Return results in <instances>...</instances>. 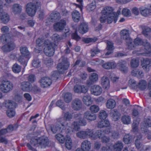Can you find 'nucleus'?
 <instances>
[{
	"label": "nucleus",
	"mask_w": 151,
	"mask_h": 151,
	"mask_svg": "<svg viewBox=\"0 0 151 151\" xmlns=\"http://www.w3.org/2000/svg\"><path fill=\"white\" fill-rule=\"evenodd\" d=\"M82 114L77 113L74 114L73 117L78 121H74L71 125L69 123H67L65 129L67 133L71 134L72 132L78 131L80 129V126H84L87 124L86 120L83 118Z\"/></svg>",
	"instance_id": "f257e3e1"
},
{
	"label": "nucleus",
	"mask_w": 151,
	"mask_h": 151,
	"mask_svg": "<svg viewBox=\"0 0 151 151\" xmlns=\"http://www.w3.org/2000/svg\"><path fill=\"white\" fill-rule=\"evenodd\" d=\"M113 9L111 7L107 6L104 8L102 10V16L100 18L101 23H104L106 21L107 23L110 24L114 21V23L117 21V17L116 13L113 12Z\"/></svg>",
	"instance_id": "f03ea898"
},
{
	"label": "nucleus",
	"mask_w": 151,
	"mask_h": 151,
	"mask_svg": "<svg viewBox=\"0 0 151 151\" xmlns=\"http://www.w3.org/2000/svg\"><path fill=\"white\" fill-rule=\"evenodd\" d=\"M30 144H27V146L29 149L33 151H37L34 147L39 148H45L49 144L48 139L46 137H42L38 138H32L30 141Z\"/></svg>",
	"instance_id": "7ed1b4c3"
},
{
	"label": "nucleus",
	"mask_w": 151,
	"mask_h": 151,
	"mask_svg": "<svg viewBox=\"0 0 151 151\" xmlns=\"http://www.w3.org/2000/svg\"><path fill=\"white\" fill-rule=\"evenodd\" d=\"M36 44L37 46L41 47L42 48L44 46H45L44 52L46 55L51 56L53 55L55 52L53 46L55 45L52 44L49 40H46L44 41L43 39L39 38L36 40Z\"/></svg>",
	"instance_id": "20e7f679"
},
{
	"label": "nucleus",
	"mask_w": 151,
	"mask_h": 151,
	"mask_svg": "<svg viewBox=\"0 0 151 151\" xmlns=\"http://www.w3.org/2000/svg\"><path fill=\"white\" fill-rule=\"evenodd\" d=\"M134 43L136 47L138 46L143 45V46L142 48L138 50L139 52L137 53L139 55H145L146 54H147L151 51V48L150 43L147 40L145 41H142V40L139 38H136L134 40Z\"/></svg>",
	"instance_id": "39448f33"
},
{
	"label": "nucleus",
	"mask_w": 151,
	"mask_h": 151,
	"mask_svg": "<svg viewBox=\"0 0 151 151\" xmlns=\"http://www.w3.org/2000/svg\"><path fill=\"white\" fill-rule=\"evenodd\" d=\"M1 40L3 43L6 42L7 43L2 47L3 51L9 52L13 50L15 46L13 42V38L9 35V34H5L2 35L1 37Z\"/></svg>",
	"instance_id": "423d86ee"
},
{
	"label": "nucleus",
	"mask_w": 151,
	"mask_h": 151,
	"mask_svg": "<svg viewBox=\"0 0 151 151\" xmlns=\"http://www.w3.org/2000/svg\"><path fill=\"white\" fill-rule=\"evenodd\" d=\"M40 7V2L38 0H34L27 4L26 10L29 16L32 17L35 15L37 10Z\"/></svg>",
	"instance_id": "0eeeda50"
},
{
	"label": "nucleus",
	"mask_w": 151,
	"mask_h": 151,
	"mask_svg": "<svg viewBox=\"0 0 151 151\" xmlns=\"http://www.w3.org/2000/svg\"><path fill=\"white\" fill-rule=\"evenodd\" d=\"M60 63L57 65L58 69L59 72L63 73L64 71L67 70L70 65V64L67 58L62 56L60 59Z\"/></svg>",
	"instance_id": "6e6552de"
},
{
	"label": "nucleus",
	"mask_w": 151,
	"mask_h": 151,
	"mask_svg": "<svg viewBox=\"0 0 151 151\" xmlns=\"http://www.w3.org/2000/svg\"><path fill=\"white\" fill-rule=\"evenodd\" d=\"M13 85L10 81L3 80L0 84V90L4 93H7L13 89Z\"/></svg>",
	"instance_id": "1a4fd4ad"
},
{
	"label": "nucleus",
	"mask_w": 151,
	"mask_h": 151,
	"mask_svg": "<svg viewBox=\"0 0 151 151\" xmlns=\"http://www.w3.org/2000/svg\"><path fill=\"white\" fill-rule=\"evenodd\" d=\"M82 105L81 100L78 98H76L72 101L71 103V107L73 110L78 111L82 109Z\"/></svg>",
	"instance_id": "9d476101"
},
{
	"label": "nucleus",
	"mask_w": 151,
	"mask_h": 151,
	"mask_svg": "<svg viewBox=\"0 0 151 151\" xmlns=\"http://www.w3.org/2000/svg\"><path fill=\"white\" fill-rule=\"evenodd\" d=\"M61 18L60 13L57 11L52 12L46 19V22H54L58 21Z\"/></svg>",
	"instance_id": "9b49d317"
},
{
	"label": "nucleus",
	"mask_w": 151,
	"mask_h": 151,
	"mask_svg": "<svg viewBox=\"0 0 151 151\" xmlns=\"http://www.w3.org/2000/svg\"><path fill=\"white\" fill-rule=\"evenodd\" d=\"M141 127L142 131L147 132V128L151 127V117L149 116L145 118L141 123Z\"/></svg>",
	"instance_id": "f8f14e48"
},
{
	"label": "nucleus",
	"mask_w": 151,
	"mask_h": 151,
	"mask_svg": "<svg viewBox=\"0 0 151 151\" xmlns=\"http://www.w3.org/2000/svg\"><path fill=\"white\" fill-rule=\"evenodd\" d=\"M66 25L65 20L62 19L59 22L55 23L53 25V27L55 30L60 31L64 29Z\"/></svg>",
	"instance_id": "ddd939ff"
},
{
	"label": "nucleus",
	"mask_w": 151,
	"mask_h": 151,
	"mask_svg": "<svg viewBox=\"0 0 151 151\" xmlns=\"http://www.w3.org/2000/svg\"><path fill=\"white\" fill-rule=\"evenodd\" d=\"M41 86L45 88L50 86L52 84V80L48 77H43L40 80Z\"/></svg>",
	"instance_id": "4468645a"
},
{
	"label": "nucleus",
	"mask_w": 151,
	"mask_h": 151,
	"mask_svg": "<svg viewBox=\"0 0 151 151\" xmlns=\"http://www.w3.org/2000/svg\"><path fill=\"white\" fill-rule=\"evenodd\" d=\"M104 132L106 134H108L110 137L114 139H117L120 137V134L118 131L112 130L111 128L106 129Z\"/></svg>",
	"instance_id": "2eb2a0df"
},
{
	"label": "nucleus",
	"mask_w": 151,
	"mask_h": 151,
	"mask_svg": "<svg viewBox=\"0 0 151 151\" xmlns=\"http://www.w3.org/2000/svg\"><path fill=\"white\" fill-rule=\"evenodd\" d=\"M90 91L92 94L96 96H98L101 93L102 90L100 86L94 85L91 87Z\"/></svg>",
	"instance_id": "dca6fc26"
},
{
	"label": "nucleus",
	"mask_w": 151,
	"mask_h": 151,
	"mask_svg": "<svg viewBox=\"0 0 151 151\" xmlns=\"http://www.w3.org/2000/svg\"><path fill=\"white\" fill-rule=\"evenodd\" d=\"M98 78V75L96 73H91L89 77V80L87 81V84L89 86L91 85L96 81Z\"/></svg>",
	"instance_id": "f3484780"
},
{
	"label": "nucleus",
	"mask_w": 151,
	"mask_h": 151,
	"mask_svg": "<svg viewBox=\"0 0 151 151\" xmlns=\"http://www.w3.org/2000/svg\"><path fill=\"white\" fill-rule=\"evenodd\" d=\"M150 62V60L147 58L144 59L142 62V67L145 71H148L150 70L151 66Z\"/></svg>",
	"instance_id": "a211bd4d"
},
{
	"label": "nucleus",
	"mask_w": 151,
	"mask_h": 151,
	"mask_svg": "<svg viewBox=\"0 0 151 151\" xmlns=\"http://www.w3.org/2000/svg\"><path fill=\"white\" fill-rule=\"evenodd\" d=\"M9 17L6 12H2L0 14V20L1 22L4 24H6L9 21Z\"/></svg>",
	"instance_id": "6ab92c4d"
},
{
	"label": "nucleus",
	"mask_w": 151,
	"mask_h": 151,
	"mask_svg": "<svg viewBox=\"0 0 151 151\" xmlns=\"http://www.w3.org/2000/svg\"><path fill=\"white\" fill-rule=\"evenodd\" d=\"M81 146L83 151H88L91 148V143L88 140H85L82 142Z\"/></svg>",
	"instance_id": "aec40b11"
},
{
	"label": "nucleus",
	"mask_w": 151,
	"mask_h": 151,
	"mask_svg": "<svg viewBox=\"0 0 151 151\" xmlns=\"http://www.w3.org/2000/svg\"><path fill=\"white\" fill-rule=\"evenodd\" d=\"M120 34L122 39L125 40L126 41L130 40L131 38L129 37L128 30L126 29L122 30L120 32Z\"/></svg>",
	"instance_id": "412c9836"
},
{
	"label": "nucleus",
	"mask_w": 151,
	"mask_h": 151,
	"mask_svg": "<svg viewBox=\"0 0 151 151\" xmlns=\"http://www.w3.org/2000/svg\"><path fill=\"white\" fill-rule=\"evenodd\" d=\"M21 88L22 89L25 91H29L32 88V86L28 81H23L21 84Z\"/></svg>",
	"instance_id": "4be33fe9"
},
{
	"label": "nucleus",
	"mask_w": 151,
	"mask_h": 151,
	"mask_svg": "<svg viewBox=\"0 0 151 151\" xmlns=\"http://www.w3.org/2000/svg\"><path fill=\"white\" fill-rule=\"evenodd\" d=\"M84 118L90 121H93L96 119V115L89 111H86L83 114Z\"/></svg>",
	"instance_id": "5701e85b"
},
{
	"label": "nucleus",
	"mask_w": 151,
	"mask_h": 151,
	"mask_svg": "<svg viewBox=\"0 0 151 151\" xmlns=\"http://www.w3.org/2000/svg\"><path fill=\"white\" fill-rule=\"evenodd\" d=\"M102 66V67L106 69H113L116 67V64L115 62L111 61L103 64Z\"/></svg>",
	"instance_id": "b1692460"
},
{
	"label": "nucleus",
	"mask_w": 151,
	"mask_h": 151,
	"mask_svg": "<svg viewBox=\"0 0 151 151\" xmlns=\"http://www.w3.org/2000/svg\"><path fill=\"white\" fill-rule=\"evenodd\" d=\"M88 25L85 23H82L79 26L78 31L81 34H83L88 32Z\"/></svg>",
	"instance_id": "393cba45"
},
{
	"label": "nucleus",
	"mask_w": 151,
	"mask_h": 151,
	"mask_svg": "<svg viewBox=\"0 0 151 151\" xmlns=\"http://www.w3.org/2000/svg\"><path fill=\"white\" fill-rule=\"evenodd\" d=\"M110 115L112 117L113 120L115 121L119 120L121 116L120 113L116 109L111 111L110 112Z\"/></svg>",
	"instance_id": "a878e982"
},
{
	"label": "nucleus",
	"mask_w": 151,
	"mask_h": 151,
	"mask_svg": "<svg viewBox=\"0 0 151 151\" xmlns=\"http://www.w3.org/2000/svg\"><path fill=\"white\" fill-rule=\"evenodd\" d=\"M101 83L103 87L105 89H108L109 87V80L106 77L104 76L102 78Z\"/></svg>",
	"instance_id": "bb28decb"
},
{
	"label": "nucleus",
	"mask_w": 151,
	"mask_h": 151,
	"mask_svg": "<svg viewBox=\"0 0 151 151\" xmlns=\"http://www.w3.org/2000/svg\"><path fill=\"white\" fill-rule=\"evenodd\" d=\"M22 6L19 4H14L12 8V10L14 14H17L20 13L22 10Z\"/></svg>",
	"instance_id": "cd10ccee"
},
{
	"label": "nucleus",
	"mask_w": 151,
	"mask_h": 151,
	"mask_svg": "<svg viewBox=\"0 0 151 151\" xmlns=\"http://www.w3.org/2000/svg\"><path fill=\"white\" fill-rule=\"evenodd\" d=\"M116 105V102L115 100L110 99H109L106 103V107L109 109H112L114 108Z\"/></svg>",
	"instance_id": "c85d7f7f"
},
{
	"label": "nucleus",
	"mask_w": 151,
	"mask_h": 151,
	"mask_svg": "<svg viewBox=\"0 0 151 151\" xmlns=\"http://www.w3.org/2000/svg\"><path fill=\"white\" fill-rule=\"evenodd\" d=\"M52 41L54 43H52V44L55 45L53 46L54 50L55 47V46H57L56 44H57L62 39V38L59 35L57 34H55L52 36Z\"/></svg>",
	"instance_id": "c756f323"
},
{
	"label": "nucleus",
	"mask_w": 151,
	"mask_h": 151,
	"mask_svg": "<svg viewBox=\"0 0 151 151\" xmlns=\"http://www.w3.org/2000/svg\"><path fill=\"white\" fill-rule=\"evenodd\" d=\"M123 143L120 141L115 142L113 146V148L115 151H121L123 147Z\"/></svg>",
	"instance_id": "7c9ffc66"
},
{
	"label": "nucleus",
	"mask_w": 151,
	"mask_h": 151,
	"mask_svg": "<svg viewBox=\"0 0 151 151\" xmlns=\"http://www.w3.org/2000/svg\"><path fill=\"white\" fill-rule=\"evenodd\" d=\"M20 50L22 56H23L24 57H28L30 55V53L26 47H21L20 48Z\"/></svg>",
	"instance_id": "2f4dec72"
},
{
	"label": "nucleus",
	"mask_w": 151,
	"mask_h": 151,
	"mask_svg": "<svg viewBox=\"0 0 151 151\" xmlns=\"http://www.w3.org/2000/svg\"><path fill=\"white\" fill-rule=\"evenodd\" d=\"M110 123L109 121L107 120H102L99 121L98 124V127L101 128L103 127H108L109 126Z\"/></svg>",
	"instance_id": "473e14b6"
},
{
	"label": "nucleus",
	"mask_w": 151,
	"mask_h": 151,
	"mask_svg": "<svg viewBox=\"0 0 151 151\" xmlns=\"http://www.w3.org/2000/svg\"><path fill=\"white\" fill-rule=\"evenodd\" d=\"M121 120L123 123L125 124H129L131 122V117L128 115H123L121 117Z\"/></svg>",
	"instance_id": "72a5a7b5"
},
{
	"label": "nucleus",
	"mask_w": 151,
	"mask_h": 151,
	"mask_svg": "<svg viewBox=\"0 0 151 151\" xmlns=\"http://www.w3.org/2000/svg\"><path fill=\"white\" fill-rule=\"evenodd\" d=\"M50 128L51 131L54 134L57 132H62L61 127L58 125H55L52 124L50 126Z\"/></svg>",
	"instance_id": "f704fd0d"
},
{
	"label": "nucleus",
	"mask_w": 151,
	"mask_h": 151,
	"mask_svg": "<svg viewBox=\"0 0 151 151\" xmlns=\"http://www.w3.org/2000/svg\"><path fill=\"white\" fill-rule=\"evenodd\" d=\"M126 62L122 60L119 61L118 63V65L119 67V69L124 72L127 70V68L126 66Z\"/></svg>",
	"instance_id": "c9c22d12"
},
{
	"label": "nucleus",
	"mask_w": 151,
	"mask_h": 151,
	"mask_svg": "<svg viewBox=\"0 0 151 151\" xmlns=\"http://www.w3.org/2000/svg\"><path fill=\"white\" fill-rule=\"evenodd\" d=\"M73 19L75 22H78L80 18V14L78 12L75 10L72 14Z\"/></svg>",
	"instance_id": "e433bc0d"
},
{
	"label": "nucleus",
	"mask_w": 151,
	"mask_h": 151,
	"mask_svg": "<svg viewBox=\"0 0 151 151\" xmlns=\"http://www.w3.org/2000/svg\"><path fill=\"white\" fill-rule=\"evenodd\" d=\"M132 137L129 134H125L123 138V141L125 144H130L132 141Z\"/></svg>",
	"instance_id": "4c0bfd02"
},
{
	"label": "nucleus",
	"mask_w": 151,
	"mask_h": 151,
	"mask_svg": "<svg viewBox=\"0 0 151 151\" xmlns=\"http://www.w3.org/2000/svg\"><path fill=\"white\" fill-rule=\"evenodd\" d=\"M86 133V138L88 137L91 139H94L95 137H94V132L93 129H87L85 130Z\"/></svg>",
	"instance_id": "58836bf2"
},
{
	"label": "nucleus",
	"mask_w": 151,
	"mask_h": 151,
	"mask_svg": "<svg viewBox=\"0 0 151 151\" xmlns=\"http://www.w3.org/2000/svg\"><path fill=\"white\" fill-rule=\"evenodd\" d=\"M83 100L84 104L87 106L90 105L92 103L91 98L89 96H86L83 97Z\"/></svg>",
	"instance_id": "ea45409f"
},
{
	"label": "nucleus",
	"mask_w": 151,
	"mask_h": 151,
	"mask_svg": "<svg viewBox=\"0 0 151 151\" xmlns=\"http://www.w3.org/2000/svg\"><path fill=\"white\" fill-rule=\"evenodd\" d=\"M56 139L60 143H63L66 139V138L63 135L58 134H56L55 136Z\"/></svg>",
	"instance_id": "a19ab883"
},
{
	"label": "nucleus",
	"mask_w": 151,
	"mask_h": 151,
	"mask_svg": "<svg viewBox=\"0 0 151 151\" xmlns=\"http://www.w3.org/2000/svg\"><path fill=\"white\" fill-rule=\"evenodd\" d=\"M139 60L137 58H133L130 62L131 66L133 68H137L139 64Z\"/></svg>",
	"instance_id": "79ce46f5"
},
{
	"label": "nucleus",
	"mask_w": 151,
	"mask_h": 151,
	"mask_svg": "<svg viewBox=\"0 0 151 151\" xmlns=\"http://www.w3.org/2000/svg\"><path fill=\"white\" fill-rule=\"evenodd\" d=\"M65 141L66 147L69 150H70L72 147V140L69 137H67Z\"/></svg>",
	"instance_id": "37998d69"
},
{
	"label": "nucleus",
	"mask_w": 151,
	"mask_h": 151,
	"mask_svg": "<svg viewBox=\"0 0 151 151\" xmlns=\"http://www.w3.org/2000/svg\"><path fill=\"white\" fill-rule=\"evenodd\" d=\"M86 134L85 130H81L76 133V136L81 139H84L86 138Z\"/></svg>",
	"instance_id": "c03bdc74"
},
{
	"label": "nucleus",
	"mask_w": 151,
	"mask_h": 151,
	"mask_svg": "<svg viewBox=\"0 0 151 151\" xmlns=\"http://www.w3.org/2000/svg\"><path fill=\"white\" fill-rule=\"evenodd\" d=\"M12 68L13 71L15 73H19L21 70V66L16 63L13 65Z\"/></svg>",
	"instance_id": "a18cd8bd"
},
{
	"label": "nucleus",
	"mask_w": 151,
	"mask_h": 151,
	"mask_svg": "<svg viewBox=\"0 0 151 151\" xmlns=\"http://www.w3.org/2000/svg\"><path fill=\"white\" fill-rule=\"evenodd\" d=\"M64 99V101L66 103L70 102L72 99V94L71 93L68 92L65 95Z\"/></svg>",
	"instance_id": "49530a36"
},
{
	"label": "nucleus",
	"mask_w": 151,
	"mask_h": 151,
	"mask_svg": "<svg viewBox=\"0 0 151 151\" xmlns=\"http://www.w3.org/2000/svg\"><path fill=\"white\" fill-rule=\"evenodd\" d=\"M147 83L143 80H141L139 83V87L142 90H145L146 88Z\"/></svg>",
	"instance_id": "de8ad7c7"
},
{
	"label": "nucleus",
	"mask_w": 151,
	"mask_h": 151,
	"mask_svg": "<svg viewBox=\"0 0 151 151\" xmlns=\"http://www.w3.org/2000/svg\"><path fill=\"white\" fill-rule=\"evenodd\" d=\"M142 32L145 36H148L149 33L151 32V29L145 26L142 27Z\"/></svg>",
	"instance_id": "09e8293b"
},
{
	"label": "nucleus",
	"mask_w": 151,
	"mask_h": 151,
	"mask_svg": "<svg viewBox=\"0 0 151 151\" xmlns=\"http://www.w3.org/2000/svg\"><path fill=\"white\" fill-rule=\"evenodd\" d=\"M100 52V50L97 47H94L91 50V56L92 57H93L96 54L99 53Z\"/></svg>",
	"instance_id": "8fccbe9b"
},
{
	"label": "nucleus",
	"mask_w": 151,
	"mask_h": 151,
	"mask_svg": "<svg viewBox=\"0 0 151 151\" xmlns=\"http://www.w3.org/2000/svg\"><path fill=\"white\" fill-rule=\"evenodd\" d=\"M23 56H21L18 59V61L21 64L25 66L27 65V64L28 61V57H24Z\"/></svg>",
	"instance_id": "3c124183"
},
{
	"label": "nucleus",
	"mask_w": 151,
	"mask_h": 151,
	"mask_svg": "<svg viewBox=\"0 0 151 151\" xmlns=\"http://www.w3.org/2000/svg\"><path fill=\"white\" fill-rule=\"evenodd\" d=\"M103 132V131H102L101 130H97L94 134V137L95 138L94 139H96L98 138H101L104 135Z\"/></svg>",
	"instance_id": "603ef678"
},
{
	"label": "nucleus",
	"mask_w": 151,
	"mask_h": 151,
	"mask_svg": "<svg viewBox=\"0 0 151 151\" xmlns=\"http://www.w3.org/2000/svg\"><path fill=\"white\" fill-rule=\"evenodd\" d=\"M140 10L141 14L145 17L147 16L150 12V10L147 8L144 9L143 7H141Z\"/></svg>",
	"instance_id": "864d4df0"
},
{
	"label": "nucleus",
	"mask_w": 151,
	"mask_h": 151,
	"mask_svg": "<svg viewBox=\"0 0 151 151\" xmlns=\"http://www.w3.org/2000/svg\"><path fill=\"white\" fill-rule=\"evenodd\" d=\"M126 42L128 46V49L132 50L134 49L135 47H136L134 43V42H132L131 39H130V40L127 41Z\"/></svg>",
	"instance_id": "5fc2aeb1"
},
{
	"label": "nucleus",
	"mask_w": 151,
	"mask_h": 151,
	"mask_svg": "<svg viewBox=\"0 0 151 151\" xmlns=\"http://www.w3.org/2000/svg\"><path fill=\"white\" fill-rule=\"evenodd\" d=\"M63 117L65 120L70 121L73 117V114H71L68 111L67 112L64 113Z\"/></svg>",
	"instance_id": "6e6d98bb"
},
{
	"label": "nucleus",
	"mask_w": 151,
	"mask_h": 151,
	"mask_svg": "<svg viewBox=\"0 0 151 151\" xmlns=\"http://www.w3.org/2000/svg\"><path fill=\"white\" fill-rule=\"evenodd\" d=\"M6 114L9 117L12 118L15 115V112L14 109H8L6 111Z\"/></svg>",
	"instance_id": "4d7b16f0"
},
{
	"label": "nucleus",
	"mask_w": 151,
	"mask_h": 151,
	"mask_svg": "<svg viewBox=\"0 0 151 151\" xmlns=\"http://www.w3.org/2000/svg\"><path fill=\"white\" fill-rule=\"evenodd\" d=\"M129 84L130 87L133 89H135L137 87V84L136 81L132 79H130L129 81Z\"/></svg>",
	"instance_id": "13d9d810"
},
{
	"label": "nucleus",
	"mask_w": 151,
	"mask_h": 151,
	"mask_svg": "<svg viewBox=\"0 0 151 151\" xmlns=\"http://www.w3.org/2000/svg\"><path fill=\"white\" fill-rule=\"evenodd\" d=\"M107 116V114L105 111L101 110L100 111L99 114V117L100 119L104 120Z\"/></svg>",
	"instance_id": "bf43d9fd"
},
{
	"label": "nucleus",
	"mask_w": 151,
	"mask_h": 151,
	"mask_svg": "<svg viewBox=\"0 0 151 151\" xmlns=\"http://www.w3.org/2000/svg\"><path fill=\"white\" fill-rule=\"evenodd\" d=\"M15 103L11 101H9L6 104V106L8 109H14L15 108L14 106Z\"/></svg>",
	"instance_id": "052dcab7"
},
{
	"label": "nucleus",
	"mask_w": 151,
	"mask_h": 151,
	"mask_svg": "<svg viewBox=\"0 0 151 151\" xmlns=\"http://www.w3.org/2000/svg\"><path fill=\"white\" fill-rule=\"evenodd\" d=\"M122 13L123 15L126 17H129L131 15L130 11L127 8L123 9L122 11Z\"/></svg>",
	"instance_id": "680f3d73"
},
{
	"label": "nucleus",
	"mask_w": 151,
	"mask_h": 151,
	"mask_svg": "<svg viewBox=\"0 0 151 151\" xmlns=\"http://www.w3.org/2000/svg\"><path fill=\"white\" fill-rule=\"evenodd\" d=\"M139 119L137 121H134L133 123L132 124V128L133 131L134 132H135L136 131L137 129V127L138 125L139 124Z\"/></svg>",
	"instance_id": "e2e57ef3"
},
{
	"label": "nucleus",
	"mask_w": 151,
	"mask_h": 151,
	"mask_svg": "<svg viewBox=\"0 0 151 151\" xmlns=\"http://www.w3.org/2000/svg\"><path fill=\"white\" fill-rule=\"evenodd\" d=\"M97 39V38L94 37L93 38H86L83 39V41L86 43H88L91 42H94L96 41Z\"/></svg>",
	"instance_id": "0e129e2a"
},
{
	"label": "nucleus",
	"mask_w": 151,
	"mask_h": 151,
	"mask_svg": "<svg viewBox=\"0 0 151 151\" xmlns=\"http://www.w3.org/2000/svg\"><path fill=\"white\" fill-rule=\"evenodd\" d=\"M90 110L92 112L96 113L99 110V109L98 106L93 105L90 107Z\"/></svg>",
	"instance_id": "69168bd1"
},
{
	"label": "nucleus",
	"mask_w": 151,
	"mask_h": 151,
	"mask_svg": "<svg viewBox=\"0 0 151 151\" xmlns=\"http://www.w3.org/2000/svg\"><path fill=\"white\" fill-rule=\"evenodd\" d=\"M107 50H113L114 49L113 43L110 41H108L107 43Z\"/></svg>",
	"instance_id": "338daca9"
},
{
	"label": "nucleus",
	"mask_w": 151,
	"mask_h": 151,
	"mask_svg": "<svg viewBox=\"0 0 151 151\" xmlns=\"http://www.w3.org/2000/svg\"><path fill=\"white\" fill-rule=\"evenodd\" d=\"M32 65L34 67L37 68L40 66V62L38 59H34L32 62Z\"/></svg>",
	"instance_id": "774afa93"
}]
</instances>
